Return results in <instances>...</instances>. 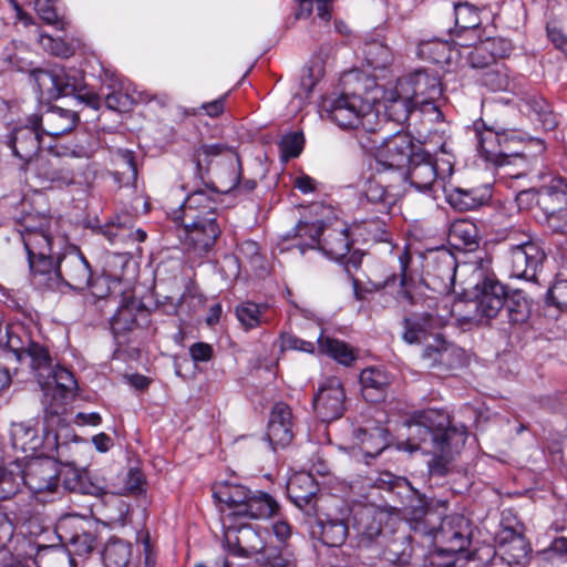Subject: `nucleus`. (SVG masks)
<instances>
[{
  "mask_svg": "<svg viewBox=\"0 0 567 567\" xmlns=\"http://www.w3.org/2000/svg\"><path fill=\"white\" fill-rule=\"evenodd\" d=\"M504 307H506L508 320L513 324L525 323L529 318L530 306L522 290H514L512 293L507 292Z\"/></svg>",
  "mask_w": 567,
  "mask_h": 567,
  "instance_id": "nucleus-51",
  "label": "nucleus"
},
{
  "mask_svg": "<svg viewBox=\"0 0 567 567\" xmlns=\"http://www.w3.org/2000/svg\"><path fill=\"white\" fill-rule=\"evenodd\" d=\"M231 151L227 145L223 143L214 144H202L193 150L192 161L194 162L197 173L203 176L204 173L208 172L209 165L214 158L227 154L231 159Z\"/></svg>",
  "mask_w": 567,
  "mask_h": 567,
  "instance_id": "nucleus-47",
  "label": "nucleus"
},
{
  "mask_svg": "<svg viewBox=\"0 0 567 567\" xmlns=\"http://www.w3.org/2000/svg\"><path fill=\"white\" fill-rule=\"evenodd\" d=\"M534 216L539 224L551 231L567 234V204L549 208L542 213H534Z\"/></svg>",
  "mask_w": 567,
  "mask_h": 567,
  "instance_id": "nucleus-54",
  "label": "nucleus"
},
{
  "mask_svg": "<svg viewBox=\"0 0 567 567\" xmlns=\"http://www.w3.org/2000/svg\"><path fill=\"white\" fill-rule=\"evenodd\" d=\"M421 505L411 511L410 526L414 534L431 537L434 540V534L439 528L443 512L446 509V501L426 502L420 499Z\"/></svg>",
  "mask_w": 567,
  "mask_h": 567,
  "instance_id": "nucleus-29",
  "label": "nucleus"
},
{
  "mask_svg": "<svg viewBox=\"0 0 567 567\" xmlns=\"http://www.w3.org/2000/svg\"><path fill=\"white\" fill-rule=\"evenodd\" d=\"M456 268V259L446 248L429 250L424 255V280L433 290L450 292L454 287Z\"/></svg>",
  "mask_w": 567,
  "mask_h": 567,
  "instance_id": "nucleus-18",
  "label": "nucleus"
},
{
  "mask_svg": "<svg viewBox=\"0 0 567 567\" xmlns=\"http://www.w3.org/2000/svg\"><path fill=\"white\" fill-rule=\"evenodd\" d=\"M28 348L24 353V357L30 359V365L32 370L39 373V377L43 375V372H48L52 367V358L48 347L42 343H39L32 339V341H27Z\"/></svg>",
  "mask_w": 567,
  "mask_h": 567,
  "instance_id": "nucleus-57",
  "label": "nucleus"
},
{
  "mask_svg": "<svg viewBox=\"0 0 567 567\" xmlns=\"http://www.w3.org/2000/svg\"><path fill=\"white\" fill-rule=\"evenodd\" d=\"M455 28L453 33L460 38L463 32H476L481 25L480 9L470 2L453 4Z\"/></svg>",
  "mask_w": 567,
  "mask_h": 567,
  "instance_id": "nucleus-46",
  "label": "nucleus"
},
{
  "mask_svg": "<svg viewBox=\"0 0 567 567\" xmlns=\"http://www.w3.org/2000/svg\"><path fill=\"white\" fill-rule=\"evenodd\" d=\"M31 79L42 96L59 99L61 96H72L84 81V73L74 68L53 65L49 69L33 70Z\"/></svg>",
  "mask_w": 567,
  "mask_h": 567,
  "instance_id": "nucleus-13",
  "label": "nucleus"
},
{
  "mask_svg": "<svg viewBox=\"0 0 567 567\" xmlns=\"http://www.w3.org/2000/svg\"><path fill=\"white\" fill-rule=\"evenodd\" d=\"M19 233L28 256L30 279L37 289L64 293L91 287L93 272L89 260L79 246L63 238L55 240L48 219L41 218L37 226L25 219Z\"/></svg>",
  "mask_w": 567,
  "mask_h": 567,
  "instance_id": "nucleus-1",
  "label": "nucleus"
},
{
  "mask_svg": "<svg viewBox=\"0 0 567 567\" xmlns=\"http://www.w3.org/2000/svg\"><path fill=\"white\" fill-rule=\"evenodd\" d=\"M327 117L342 130H353L357 138L373 132L377 113L371 105L358 94L341 93L326 99L322 105Z\"/></svg>",
  "mask_w": 567,
  "mask_h": 567,
  "instance_id": "nucleus-7",
  "label": "nucleus"
},
{
  "mask_svg": "<svg viewBox=\"0 0 567 567\" xmlns=\"http://www.w3.org/2000/svg\"><path fill=\"white\" fill-rule=\"evenodd\" d=\"M509 520L503 516L501 527L495 536L496 549L501 558L509 566H522L527 563L532 547L524 536V526L519 522L514 525L506 524Z\"/></svg>",
  "mask_w": 567,
  "mask_h": 567,
  "instance_id": "nucleus-17",
  "label": "nucleus"
},
{
  "mask_svg": "<svg viewBox=\"0 0 567 567\" xmlns=\"http://www.w3.org/2000/svg\"><path fill=\"white\" fill-rule=\"evenodd\" d=\"M361 392L365 401L379 402L390 384L388 373L381 368H367L360 373Z\"/></svg>",
  "mask_w": 567,
  "mask_h": 567,
  "instance_id": "nucleus-37",
  "label": "nucleus"
},
{
  "mask_svg": "<svg viewBox=\"0 0 567 567\" xmlns=\"http://www.w3.org/2000/svg\"><path fill=\"white\" fill-rule=\"evenodd\" d=\"M507 42L497 38H487L475 43L468 53V61L473 68H486L480 83L493 92L514 90V81L504 64L495 63L497 56H503L508 51Z\"/></svg>",
  "mask_w": 567,
  "mask_h": 567,
  "instance_id": "nucleus-8",
  "label": "nucleus"
},
{
  "mask_svg": "<svg viewBox=\"0 0 567 567\" xmlns=\"http://www.w3.org/2000/svg\"><path fill=\"white\" fill-rule=\"evenodd\" d=\"M364 52L368 64L373 69H384L391 62L390 49L381 43L368 44Z\"/></svg>",
  "mask_w": 567,
  "mask_h": 567,
  "instance_id": "nucleus-64",
  "label": "nucleus"
},
{
  "mask_svg": "<svg viewBox=\"0 0 567 567\" xmlns=\"http://www.w3.org/2000/svg\"><path fill=\"white\" fill-rule=\"evenodd\" d=\"M388 513L372 505L358 506L352 512V525L361 543H371L382 534Z\"/></svg>",
  "mask_w": 567,
  "mask_h": 567,
  "instance_id": "nucleus-31",
  "label": "nucleus"
},
{
  "mask_svg": "<svg viewBox=\"0 0 567 567\" xmlns=\"http://www.w3.org/2000/svg\"><path fill=\"white\" fill-rule=\"evenodd\" d=\"M497 259L508 277L536 281L546 260V252L534 233L511 227L501 235Z\"/></svg>",
  "mask_w": 567,
  "mask_h": 567,
  "instance_id": "nucleus-3",
  "label": "nucleus"
},
{
  "mask_svg": "<svg viewBox=\"0 0 567 567\" xmlns=\"http://www.w3.org/2000/svg\"><path fill=\"white\" fill-rule=\"evenodd\" d=\"M32 116L37 117L40 130L52 137V142L71 132L80 122L76 111L60 106H51L43 114H32Z\"/></svg>",
  "mask_w": 567,
  "mask_h": 567,
  "instance_id": "nucleus-30",
  "label": "nucleus"
},
{
  "mask_svg": "<svg viewBox=\"0 0 567 567\" xmlns=\"http://www.w3.org/2000/svg\"><path fill=\"white\" fill-rule=\"evenodd\" d=\"M224 543L227 551L239 558H252L264 548L266 529L228 514L223 520Z\"/></svg>",
  "mask_w": 567,
  "mask_h": 567,
  "instance_id": "nucleus-11",
  "label": "nucleus"
},
{
  "mask_svg": "<svg viewBox=\"0 0 567 567\" xmlns=\"http://www.w3.org/2000/svg\"><path fill=\"white\" fill-rule=\"evenodd\" d=\"M231 159L235 163V167L231 172V178L229 181V185L225 189V193L235 192L237 194H249L251 193L256 186L257 183L255 179H244L243 181V168H241V161L237 153H231Z\"/></svg>",
  "mask_w": 567,
  "mask_h": 567,
  "instance_id": "nucleus-58",
  "label": "nucleus"
},
{
  "mask_svg": "<svg viewBox=\"0 0 567 567\" xmlns=\"http://www.w3.org/2000/svg\"><path fill=\"white\" fill-rule=\"evenodd\" d=\"M389 432L382 426H375L371 430L358 427L353 431L354 439L361 445V450L367 456L375 457L388 446Z\"/></svg>",
  "mask_w": 567,
  "mask_h": 567,
  "instance_id": "nucleus-42",
  "label": "nucleus"
},
{
  "mask_svg": "<svg viewBox=\"0 0 567 567\" xmlns=\"http://www.w3.org/2000/svg\"><path fill=\"white\" fill-rule=\"evenodd\" d=\"M406 179L417 192L436 198L440 190H445V183L454 171L453 155L441 147V156L432 155L423 147L416 150L406 166Z\"/></svg>",
  "mask_w": 567,
  "mask_h": 567,
  "instance_id": "nucleus-5",
  "label": "nucleus"
},
{
  "mask_svg": "<svg viewBox=\"0 0 567 567\" xmlns=\"http://www.w3.org/2000/svg\"><path fill=\"white\" fill-rule=\"evenodd\" d=\"M319 351L336 360L338 363L350 367L357 360V353L344 341L324 337L321 332L317 339Z\"/></svg>",
  "mask_w": 567,
  "mask_h": 567,
  "instance_id": "nucleus-44",
  "label": "nucleus"
},
{
  "mask_svg": "<svg viewBox=\"0 0 567 567\" xmlns=\"http://www.w3.org/2000/svg\"><path fill=\"white\" fill-rule=\"evenodd\" d=\"M268 309L267 305H259L251 301H245L236 307V317L245 330L255 329L260 326L262 315Z\"/></svg>",
  "mask_w": 567,
  "mask_h": 567,
  "instance_id": "nucleus-56",
  "label": "nucleus"
},
{
  "mask_svg": "<svg viewBox=\"0 0 567 567\" xmlns=\"http://www.w3.org/2000/svg\"><path fill=\"white\" fill-rule=\"evenodd\" d=\"M64 478V486L70 491H79L92 496H103L109 492V486L103 477L93 474L81 475L76 468H71Z\"/></svg>",
  "mask_w": 567,
  "mask_h": 567,
  "instance_id": "nucleus-40",
  "label": "nucleus"
},
{
  "mask_svg": "<svg viewBox=\"0 0 567 567\" xmlns=\"http://www.w3.org/2000/svg\"><path fill=\"white\" fill-rule=\"evenodd\" d=\"M55 534L62 546L70 550L71 555L84 556L90 554L96 543L90 520L78 515H69L59 519Z\"/></svg>",
  "mask_w": 567,
  "mask_h": 567,
  "instance_id": "nucleus-16",
  "label": "nucleus"
},
{
  "mask_svg": "<svg viewBox=\"0 0 567 567\" xmlns=\"http://www.w3.org/2000/svg\"><path fill=\"white\" fill-rule=\"evenodd\" d=\"M461 554V551L453 548L434 545V548L426 556V561L432 567H455Z\"/></svg>",
  "mask_w": 567,
  "mask_h": 567,
  "instance_id": "nucleus-59",
  "label": "nucleus"
},
{
  "mask_svg": "<svg viewBox=\"0 0 567 567\" xmlns=\"http://www.w3.org/2000/svg\"><path fill=\"white\" fill-rule=\"evenodd\" d=\"M248 495H250V489L238 483L223 481L213 485V497L233 508V512H241Z\"/></svg>",
  "mask_w": 567,
  "mask_h": 567,
  "instance_id": "nucleus-39",
  "label": "nucleus"
},
{
  "mask_svg": "<svg viewBox=\"0 0 567 567\" xmlns=\"http://www.w3.org/2000/svg\"><path fill=\"white\" fill-rule=\"evenodd\" d=\"M473 131L482 158L498 168L504 167L511 157L507 153V144L515 136L509 137L507 131H497L495 127L487 126L483 120L474 122Z\"/></svg>",
  "mask_w": 567,
  "mask_h": 567,
  "instance_id": "nucleus-19",
  "label": "nucleus"
},
{
  "mask_svg": "<svg viewBox=\"0 0 567 567\" xmlns=\"http://www.w3.org/2000/svg\"><path fill=\"white\" fill-rule=\"evenodd\" d=\"M399 99L391 104V109L400 107L398 121H408L410 115L420 112L423 115H433L432 120H440L443 115L435 101L442 95L440 79L422 70L399 81Z\"/></svg>",
  "mask_w": 567,
  "mask_h": 567,
  "instance_id": "nucleus-4",
  "label": "nucleus"
},
{
  "mask_svg": "<svg viewBox=\"0 0 567 567\" xmlns=\"http://www.w3.org/2000/svg\"><path fill=\"white\" fill-rule=\"evenodd\" d=\"M523 107L528 113L535 115V120L540 123L544 130L551 131L556 127L557 122L555 115L543 97L528 95L523 99Z\"/></svg>",
  "mask_w": 567,
  "mask_h": 567,
  "instance_id": "nucleus-50",
  "label": "nucleus"
},
{
  "mask_svg": "<svg viewBox=\"0 0 567 567\" xmlns=\"http://www.w3.org/2000/svg\"><path fill=\"white\" fill-rule=\"evenodd\" d=\"M405 424L408 437L403 449L411 453H447L466 442V429L452 425L450 414L442 409L415 411Z\"/></svg>",
  "mask_w": 567,
  "mask_h": 567,
  "instance_id": "nucleus-2",
  "label": "nucleus"
},
{
  "mask_svg": "<svg viewBox=\"0 0 567 567\" xmlns=\"http://www.w3.org/2000/svg\"><path fill=\"white\" fill-rule=\"evenodd\" d=\"M515 202L519 210H534V213L567 205V181L561 176H554L540 187L518 192Z\"/></svg>",
  "mask_w": 567,
  "mask_h": 567,
  "instance_id": "nucleus-15",
  "label": "nucleus"
},
{
  "mask_svg": "<svg viewBox=\"0 0 567 567\" xmlns=\"http://www.w3.org/2000/svg\"><path fill=\"white\" fill-rule=\"evenodd\" d=\"M287 495L291 503L307 515L316 513L319 484L308 472H297L287 482Z\"/></svg>",
  "mask_w": 567,
  "mask_h": 567,
  "instance_id": "nucleus-27",
  "label": "nucleus"
},
{
  "mask_svg": "<svg viewBox=\"0 0 567 567\" xmlns=\"http://www.w3.org/2000/svg\"><path fill=\"white\" fill-rule=\"evenodd\" d=\"M7 131L1 135L0 143L11 150L12 155L21 162L23 168L37 157L41 148L45 147L38 120L32 115L24 121L8 123Z\"/></svg>",
  "mask_w": 567,
  "mask_h": 567,
  "instance_id": "nucleus-12",
  "label": "nucleus"
},
{
  "mask_svg": "<svg viewBox=\"0 0 567 567\" xmlns=\"http://www.w3.org/2000/svg\"><path fill=\"white\" fill-rule=\"evenodd\" d=\"M547 311L555 308L559 311L567 310V279H559L548 289L546 295Z\"/></svg>",
  "mask_w": 567,
  "mask_h": 567,
  "instance_id": "nucleus-61",
  "label": "nucleus"
},
{
  "mask_svg": "<svg viewBox=\"0 0 567 567\" xmlns=\"http://www.w3.org/2000/svg\"><path fill=\"white\" fill-rule=\"evenodd\" d=\"M447 203L457 210H474L486 205L492 198V187L487 184L470 189L453 188L443 190Z\"/></svg>",
  "mask_w": 567,
  "mask_h": 567,
  "instance_id": "nucleus-32",
  "label": "nucleus"
},
{
  "mask_svg": "<svg viewBox=\"0 0 567 567\" xmlns=\"http://www.w3.org/2000/svg\"><path fill=\"white\" fill-rule=\"evenodd\" d=\"M107 86L111 89L105 94V105L109 110L116 111L120 113L131 110L133 105V99L122 89V82L115 74H110V83Z\"/></svg>",
  "mask_w": 567,
  "mask_h": 567,
  "instance_id": "nucleus-52",
  "label": "nucleus"
},
{
  "mask_svg": "<svg viewBox=\"0 0 567 567\" xmlns=\"http://www.w3.org/2000/svg\"><path fill=\"white\" fill-rule=\"evenodd\" d=\"M310 238V248H319L330 259L341 262L349 275L361 266L362 254L359 250L350 251L353 240L344 223L317 226Z\"/></svg>",
  "mask_w": 567,
  "mask_h": 567,
  "instance_id": "nucleus-10",
  "label": "nucleus"
},
{
  "mask_svg": "<svg viewBox=\"0 0 567 567\" xmlns=\"http://www.w3.org/2000/svg\"><path fill=\"white\" fill-rule=\"evenodd\" d=\"M87 447L89 444L85 440L72 435V439L61 441L60 434L51 431L47 432V451L44 457L52 460L56 465L61 464L68 467V471L75 468L81 461V449Z\"/></svg>",
  "mask_w": 567,
  "mask_h": 567,
  "instance_id": "nucleus-26",
  "label": "nucleus"
},
{
  "mask_svg": "<svg viewBox=\"0 0 567 567\" xmlns=\"http://www.w3.org/2000/svg\"><path fill=\"white\" fill-rule=\"evenodd\" d=\"M24 485L23 466L20 462H10L0 466V499L13 497Z\"/></svg>",
  "mask_w": 567,
  "mask_h": 567,
  "instance_id": "nucleus-45",
  "label": "nucleus"
},
{
  "mask_svg": "<svg viewBox=\"0 0 567 567\" xmlns=\"http://www.w3.org/2000/svg\"><path fill=\"white\" fill-rule=\"evenodd\" d=\"M305 137L301 132H292L281 137L278 146L281 158L285 161L296 158L303 150Z\"/></svg>",
  "mask_w": 567,
  "mask_h": 567,
  "instance_id": "nucleus-60",
  "label": "nucleus"
},
{
  "mask_svg": "<svg viewBox=\"0 0 567 567\" xmlns=\"http://www.w3.org/2000/svg\"><path fill=\"white\" fill-rule=\"evenodd\" d=\"M295 423L290 406L284 402H277L270 412L266 436L272 447L288 446L295 436Z\"/></svg>",
  "mask_w": 567,
  "mask_h": 567,
  "instance_id": "nucleus-28",
  "label": "nucleus"
},
{
  "mask_svg": "<svg viewBox=\"0 0 567 567\" xmlns=\"http://www.w3.org/2000/svg\"><path fill=\"white\" fill-rule=\"evenodd\" d=\"M320 539L328 547L341 546L348 536V526L341 519H329L320 525Z\"/></svg>",
  "mask_w": 567,
  "mask_h": 567,
  "instance_id": "nucleus-55",
  "label": "nucleus"
},
{
  "mask_svg": "<svg viewBox=\"0 0 567 567\" xmlns=\"http://www.w3.org/2000/svg\"><path fill=\"white\" fill-rule=\"evenodd\" d=\"M48 375L53 380L54 388L52 396L54 400H64L73 395L78 389V382L73 373L64 367L59 364L54 368L51 367V370L48 371Z\"/></svg>",
  "mask_w": 567,
  "mask_h": 567,
  "instance_id": "nucleus-49",
  "label": "nucleus"
},
{
  "mask_svg": "<svg viewBox=\"0 0 567 567\" xmlns=\"http://www.w3.org/2000/svg\"><path fill=\"white\" fill-rule=\"evenodd\" d=\"M20 332L16 329H7V341L8 349L14 354L18 361H21L28 348L27 341H32V338L22 328H19Z\"/></svg>",
  "mask_w": 567,
  "mask_h": 567,
  "instance_id": "nucleus-62",
  "label": "nucleus"
},
{
  "mask_svg": "<svg viewBox=\"0 0 567 567\" xmlns=\"http://www.w3.org/2000/svg\"><path fill=\"white\" fill-rule=\"evenodd\" d=\"M37 567H75L70 550L62 545L40 547L35 555Z\"/></svg>",
  "mask_w": 567,
  "mask_h": 567,
  "instance_id": "nucleus-48",
  "label": "nucleus"
},
{
  "mask_svg": "<svg viewBox=\"0 0 567 567\" xmlns=\"http://www.w3.org/2000/svg\"><path fill=\"white\" fill-rule=\"evenodd\" d=\"M279 509L280 506L278 502L269 493L260 489H250V495H248L241 512H231L230 514L243 519H268L276 516Z\"/></svg>",
  "mask_w": 567,
  "mask_h": 567,
  "instance_id": "nucleus-33",
  "label": "nucleus"
},
{
  "mask_svg": "<svg viewBox=\"0 0 567 567\" xmlns=\"http://www.w3.org/2000/svg\"><path fill=\"white\" fill-rule=\"evenodd\" d=\"M255 560L264 567H291L292 555L286 548L264 544V548L256 554Z\"/></svg>",
  "mask_w": 567,
  "mask_h": 567,
  "instance_id": "nucleus-53",
  "label": "nucleus"
},
{
  "mask_svg": "<svg viewBox=\"0 0 567 567\" xmlns=\"http://www.w3.org/2000/svg\"><path fill=\"white\" fill-rule=\"evenodd\" d=\"M132 218L127 215L116 216L110 223L101 227L102 235L111 243H143L146 239V231L141 228L133 230Z\"/></svg>",
  "mask_w": 567,
  "mask_h": 567,
  "instance_id": "nucleus-36",
  "label": "nucleus"
},
{
  "mask_svg": "<svg viewBox=\"0 0 567 567\" xmlns=\"http://www.w3.org/2000/svg\"><path fill=\"white\" fill-rule=\"evenodd\" d=\"M172 221L197 223L206 217H217V203L206 190L197 189L188 194L183 203L169 214Z\"/></svg>",
  "mask_w": 567,
  "mask_h": 567,
  "instance_id": "nucleus-24",
  "label": "nucleus"
},
{
  "mask_svg": "<svg viewBox=\"0 0 567 567\" xmlns=\"http://www.w3.org/2000/svg\"><path fill=\"white\" fill-rule=\"evenodd\" d=\"M344 402V388L337 377L324 379L312 400L313 409L323 422L340 419L346 410Z\"/></svg>",
  "mask_w": 567,
  "mask_h": 567,
  "instance_id": "nucleus-20",
  "label": "nucleus"
},
{
  "mask_svg": "<svg viewBox=\"0 0 567 567\" xmlns=\"http://www.w3.org/2000/svg\"><path fill=\"white\" fill-rule=\"evenodd\" d=\"M475 291L474 299L455 303L451 311L462 324H486L505 306L507 291L495 277H485L476 282Z\"/></svg>",
  "mask_w": 567,
  "mask_h": 567,
  "instance_id": "nucleus-6",
  "label": "nucleus"
},
{
  "mask_svg": "<svg viewBox=\"0 0 567 567\" xmlns=\"http://www.w3.org/2000/svg\"><path fill=\"white\" fill-rule=\"evenodd\" d=\"M61 471L52 460L33 457L23 466L24 486L34 495L55 492Z\"/></svg>",
  "mask_w": 567,
  "mask_h": 567,
  "instance_id": "nucleus-22",
  "label": "nucleus"
},
{
  "mask_svg": "<svg viewBox=\"0 0 567 567\" xmlns=\"http://www.w3.org/2000/svg\"><path fill=\"white\" fill-rule=\"evenodd\" d=\"M472 543L471 522L464 515L451 514L442 517L434 534V545L453 548L461 553L468 549Z\"/></svg>",
  "mask_w": 567,
  "mask_h": 567,
  "instance_id": "nucleus-21",
  "label": "nucleus"
},
{
  "mask_svg": "<svg viewBox=\"0 0 567 567\" xmlns=\"http://www.w3.org/2000/svg\"><path fill=\"white\" fill-rule=\"evenodd\" d=\"M365 204H370L378 214L386 216L395 204V196L375 177H369L362 187Z\"/></svg>",
  "mask_w": 567,
  "mask_h": 567,
  "instance_id": "nucleus-38",
  "label": "nucleus"
},
{
  "mask_svg": "<svg viewBox=\"0 0 567 567\" xmlns=\"http://www.w3.org/2000/svg\"><path fill=\"white\" fill-rule=\"evenodd\" d=\"M177 237L181 244L189 252L204 257L213 250L217 239L221 235V228L217 217H206L197 223L174 221Z\"/></svg>",
  "mask_w": 567,
  "mask_h": 567,
  "instance_id": "nucleus-14",
  "label": "nucleus"
},
{
  "mask_svg": "<svg viewBox=\"0 0 567 567\" xmlns=\"http://www.w3.org/2000/svg\"><path fill=\"white\" fill-rule=\"evenodd\" d=\"M449 240L457 248L473 250L478 246V229L468 219H456L449 228Z\"/></svg>",
  "mask_w": 567,
  "mask_h": 567,
  "instance_id": "nucleus-43",
  "label": "nucleus"
},
{
  "mask_svg": "<svg viewBox=\"0 0 567 567\" xmlns=\"http://www.w3.org/2000/svg\"><path fill=\"white\" fill-rule=\"evenodd\" d=\"M11 440L16 450L34 455V457L44 456L47 451V432L44 436H40L38 430L27 423L13 424Z\"/></svg>",
  "mask_w": 567,
  "mask_h": 567,
  "instance_id": "nucleus-34",
  "label": "nucleus"
},
{
  "mask_svg": "<svg viewBox=\"0 0 567 567\" xmlns=\"http://www.w3.org/2000/svg\"><path fill=\"white\" fill-rule=\"evenodd\" d=\"M362 148L374 151V158L383 169H399L408 166L421 145L406 132H396L388 137L379 136L375 128L365 140L358 137Z\"/></svg>",
  "mask_w": 567,
  "mask_h": 567,
  "instance_id": "nucleus-9",
  "label": "nucleus"
},
{
  "mask_svg": "<svg viewBox=\"0 0 567 567\" xmlns=\"http://www.w3.org/2000/svg\"><path fill=\"white\" fill-rule=\"evenodd\" d=\"M398 261H399V266H400V275H399V278H400V282H399V296L404 298L405 300H408L410 303H412V297H411V292L410 290L408 289V280L410 278V275H409V267H410V264L412 262V254L410 252V250L404 247L403 249H401L398 254Z\"/></svg>",
  "mask_w": 567,
  "mask_h": 567,
  "instance_id": "nucleus-63",
  "label": "nucleus"
},
{
  "mask_svg": "<svg viewBox=\"0 0 567 567\" xmlns=\"http://www.w3.org/2000/svg\"><path fill=\"white\" fill-rule=\"evenodd\" d=\"M101 147L95 133L78 131L71 141L54 140L47 145L49 153L56 157L91 158Z\"/></svg>",
  "mask_w": 567,
  "mask_h": 567,
  "instance_id": "nucleus-25",
  "label": "nucleus"
},
{
  "mask_svg": "<svg viewBox=\"0 0 567 567\" xmlns=\"http://www.w3.org/2000/svg\"><path fill=\"white\" fill-rule=\"evenodd\" d=\"M133 557L131 542L112 536L104 544L101 558L105 567H128Z\"/></svg>",
  "mask_w": 567,
  "mask_h": 567,
  "instance_id": "nucleus-41",
  "label": "nucleus"
},
{
  "mask_svg": "<svg viewBox=\"0 0 567 567\" xmlns=\"http://www.w3.org/2000/svg\"><path fill=\"white\" fill-rule=\"evenodd\" d=\"M475 43L476 40H474L473 42L464 41L454 43L447 40H441L439 38L422 40L417 45V55L422 60L435 64L450 63L452 60V53L455 50V45L463 48H474Z\"/></svg>",
  "mask_w": 567,
  "mask_h": 567,
  "instance_id": "nucleus-35",
  "label": "nucleus"
},
{
  "mask_svg": "<svg viewBox=\"0 0 567 567\" xmlns=\"http://www.w3.org/2000/svg\"><path fill=\"white\" fill-rule=\"evenodd\" d=\"M447 319L432 312L414 313L403 319L404 331L402 338L406 343H420L433 337L439 340L441 329L446 324Z\"/></svg>",
  "mask_w": 567,
  "mask_h": 567,
  "instance_id": "nucleus-23",
  "label": "nucleus"
}]
</instances>
